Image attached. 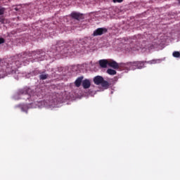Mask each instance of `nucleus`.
Segmentation results:
<instances>
[{"mask_svg":"<svg viewBox=\"0 0 180 180\" xmlns=\"http://www.w3.org/2000/svg\"><path fill=\"white\" fill-rule=\"evenodd\" d=\"M82 85L84 89H88L91 88V80L85 79L84 80H83Z\"/></svg>","mask_w":180,"mask_h":180,"instance_id":"obj_8","label":"nucleus"},{"mask_svg":"<svg viewBox=\"0 0 180 180\" xmlns=\"http://www.w3.org/2000/svg\"><path fill=\"white\" fill-rule=\"evenodd\" d=\"M40 54L43 56V52H41V51H37L32 53L33 56H37L38 58H40Z\"/></svg>","mask_w":180,"mask_h":180,"instance_id":"obj_13","label":"nucleus"},{"mask_svg":"<svg viewBox=\"0 0 180 180\" xmlns=\"http://www.w3.org/2000/svg\"><path fill=\"white\" fill-rule=\"evenodd\" d=\"M108 65L114 70H118L119 68V63L112 60H108Z\"/></svg>","mask_w":180,"mask_h":180,"instance_id":"obj_7","label":"nucleus"},{"mask_svg":"<svg viewBox=\"0 0 180 180\" xmlns=\"http://www.w3.org/2000/svg\"><path fill=\"white\" fill-rule=\"evenodd\" d=\"M148 63V64H155L157 60H153L150 61H134V62H127L125 65L129 67V70H136L138 68L139 70H141V68H144V64Z\"/></svg>","mask_w":180,"mask_h":180,"instance_id":"obj_2","label":"nucleus"},{"mask_svg":"<svg viewBox=\"0 0 180 180\" xmlns=\"http://www.w3.org/2000/svg\"><path fill=\"white\" fill-rule=\"evenodd\" d=\"M107 72L109 74V75H116L117 74L116 70L113 69H108Z\"/></svg>","mask_w":180,"mask_h":180,"instance_id":"obj_12","label":"nucleus"},{"mask_svg":"<svg viewBox=\"0 0 180 180\" xmlns=\"http://www.w3.org/2000/svg\"><path fill=\"white\" fill-rule=\"evenodd\" d=\"M30 94H32V89L30 88H25L19 91V95L21 99H25V101L32 98V95Z\"/></svg>","mask_w":180,"mask_h":180,"instance_id":"obj_3","label":"nucleus"},{"mask_svg":"<svg viewBox=\"0 0 180 180\" xmlns=\"http://www.w3.org/2000/svg\"><path fill=\"white\" fill-rule=\"evenodd\" d=\"M21 110H22V112H25L26 113H27V110H25V108H21Z\"/></svg>","mask_w":180,"mask_h":180,"instance_id":"obj_20","label":"nucleus"},{"mask_svg":"<svg viewBox=\"0 0 180 180\" xmlns=\"http://www.w3.org/2000/svg\"><path fill=\"white\" fill-rule=\"evenodd\" d=\"M105 33H108V29L105 27H100L94 31L92 36L96 37L97 36H102V34H105Z\"/></svg>","mask_w":180,"mask_h":180,"instance_id":"obj_4","label":"nucleus"},{"mask_svg":"<svg viewBox=\"0 0 180 180\" xmlns=\"http://www.w3.org/2000/svg\"><path fill=\"white\" fill-rule=\"evenodd\" d=\"M16 63L12 61V59H0V72L12 74L18 67Z\"/></svg>","mask_w":180,"mask_h":180,"instance_id":"obj_1","label":"nucleus"},{"mask_svg":"<svg viewBox=\"0 0 180 180\" xmlns=\"http://www.w3.org/2000/svg\"><path fill=\"white\" fill-rule=\"evenodd\" d=\"M101 85L103 86V88H108L109 86V82L103 79Z\"/></svg>","mask_w":180,"mask_h":180,"instance_id":"obj_11","label":"nucleus"},{"mask_svg":"<svg viewBox=\"0 0 180 180\" xmlns=\"http://www.w3.org/2000/svg\"><path fill=\"white\" fill-rule=\"evenodd\" d=\"M5 13V8L0 7V15H4Z\"/></svg>","mask_w":180,"mask_h":180,"instance_id":"obj_17","label":"nucleus"},{"mask_svg":"<svg viewBox=\"0 0 180 180\" xmlns=\"http://www.w3.org/2000/svg\"><path fill=\"white\" fill-rule=\"evenodd\" d=\"M25 56H26V53L19 54L18 56V58H20V61H23V58H25Z\"/></svg>","mask_w":180,"mask_h":180,"instance_id":"obj_16","label":"nucleus"},{"mask_svg":"<svg viewBox=\"0 0 180 180\" xmlns=\"http://www.w3.org/2000/svg\"><path fill=\"white\" fill-rule=\"evenodd\" d=\"M47 78H49V75L42 74V75H39L40 79L44 80V79H47Z\"/></svg>","mask_w":180,"mask_h":180,"instance_id":"obj_15","label":"nucleus"},{"mask_svg":"<svg viewBox=\"0 0 180 180\" xmlns=\"http://www.w3.org/2000/svg\"><path fill=\"white\" fill-rule=\"evenodd\" d=\"M173 57H175L176 58H179L180 57V53L179 51H174L172 53Z\"/></svg>","mask_w":180,"mask_h":180,"instance_id":"obj_14","label":"nucleus"},{"mask_svg":"<svg viewBox=\"0 0 180 180\" xmlns=\"http://www.w3.org/2000/svg\"><path fill=\"white\" fill-rule=\"evenodd\" d=\"M112 2H114L115 4H116L117 2L118 4H120V3L123 2V0H112Z\"/></svg>","mask_w":180,"mask_h":180,"instance_id":"obj_18","label":"nucleus"},{"mask_svg":"<svg viewBox=\"0 0 180 180\" xmlns=\"http://www.w3.org/2000/svg\"><path fill=\"white\" fill-rule=\"evenodd\" d=\"M178 1H179V4H180V0H178Z\"/></svg>","mask_w":180,"mask_h":180,"instance_id":"obj_23","label":"nucleus"},{"mask_svg":"<svg viewBox=\"0 0 180 180\" xmlns=\"http://www.w3.org/2000/svg\"><path fill=\"white\" fill-rule=\"evenodd\" d=\"M15 11H18V8H15Z\"/></svg>","mask_w":180,"mask_h":180,"instance_id":"obj_22","label":"nucleus"},{"mask_svg":"<svg viewBox=\"0 0 180 180\" xmlns=\"http://www.w3.org/2000/svg\"><path fill=\"white\" fill-rule=\"evenodd\" d=\"M95 85H101L103 81V77L102 76H96L93 79Z\"/></svg>","mask_w":180,"mask_h":180,"instance_id":"obj_9","label":"nucleus"},{"mask_svg":"<svg viewBox=\"0 0 180 180\" xmlns=\"http://www.w3.org/2000/svg\"><path fill=\"white\" fill-rule=\"evenodd\" d=\"M0 22H1V23H4V19H2V18L0 19Z\"/></svg>","mask_w":180,"mask_h":180,"instance_id":"obj_21","label":"nucleus"},{"mask_svg":"<svg viewBox=\"0 0 180 180\" xmlns=\"http://www.w3.org/2000/svg\"><path fill=\"white\" fill-rule=\"evenodd\" d=\"M70 16L72 19H75L76 20H82V19H84V15L79 13L72 12Z\"/></svg>","mask_w":180,"mask_h":180,"instance_id":"obj_5","label":"nucleus"},{"mask_svg":"<svg viewBox=\"0 0 180 180\" xmlns=\"http://www.w3.org/2000/svg\"><path fill=\"white\" fill-rule=\"evenodd\" d=\"M98 64L101 68H106L109 65V60L102 59L98 61Z\"/></svg>","mask_w":180,"mask_h":180,"instance_id":"obj_6","label":"nucleus"},{"mask_svg":"<svg viewBox=\"0 0 180 180\" xmlns=\"http://www.w3.org/2000/svg\"><path fill=\"white\" fill-rule=\"evenodd\" d=\"M83 80H84V76L77 77L75 82V86H77V88H79L81 86V84H82Z\"/></svg>","mask_w":180,"mask_h":180,"instance_id":"obj_10","label":"nucleus"},{"mask_svg":"<svg viewBox=\"0 0 180 180\" xmlns=\"http://www.w3.org/2000/svg\"><path fill=\"white\" fill-rule=\"evenodd\" d=\"M4 43H5V39L0 38V44H4Z\"/></svg>","mask_w":180,"mask_h":180,"instance_id":"obj_19","label":"nucleus"}]
</instances>
